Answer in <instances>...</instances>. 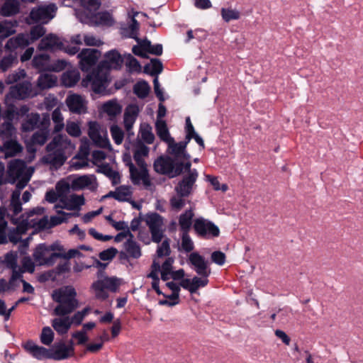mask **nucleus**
<instances>
[{
	"label": "nucleus",
	"instance_id": "obj_1",
	"mask_svg": "<svg viewBox=\"0 0 363 363\" xmlns=\"http://www.w3.org/2000/svg\"><path fill=\"white\" fill-rule=\"evenodd\" d=\"M55 209L57 213V216H52L48 220L47 217L39 218L38 216L43 213V208H36L33 210L21 214V220L16 228L10 230L8 238L10 242H16L20 240L21 235L26 233L29 228H35V230H43L51 228L66 222L71 216H79V213H68L60 210Z\"/></svg>",
	"mask_w": 363,
	"mask_h": 363
},
{
	"label": "nucleus",
	"instance_id": "obj_2",
	"mask_svg": "<svg viewBox=\"0 0 363 363\" xmlns=\"http://www.w3.org/2000/svg\"><path fill=\"white\" fill-rule=\"evenodd\" d=\"M74 149V144L67 135L59 134L46 146L47 154L43 157V162L57 169L64 164L67 155H71Z\"/></svg>",
	"mask_w": 363,
	"mask_h": 363
},
{
	"label": "nucleus",
	"instance_id": "obj_3",
	"mask_svg": "<svg viewBox=\"0 0 363 363\" xmlns=\"http://www.w3.org/2000/svg\"><path fill=\"white\" fill-rule=\"evenodd\" d=\"M52 300L57 303L54 309L56 315H67L72 313L79 306L77 291L72 286H65L53 291Z\"/></svg>",
	"mask_w": 363,
	"mask_h": 363
},
{
	"label": "nucleus",
	"instance_id": "obj_4",
	"mask_svg": "<svg viewBox=\"0 0 363 363\" xmlns=\"http://www.w3.org/2000/svg\"><path fill=\"white\" fill-rule=\"evenodd\" d=\"M191 167L190 162L182 164L174 160L171 156H161L154 162L155 170L160 174L167 175L169 178L182 174L184 169H189Z\"/></svg>",
	"mask_w": 363,
	"mask_h": 363
},
{
	"label": "nucleus",
	"instance_id": "obj_5",
	"mask_svg": "<svg viewBox=\"0 0 363 363\" xmlns=\"http://www.w3.org/2000/svg\"><path fill=\"white\" fill-rule=\"evenodd\" d=\"M30 177L29 175H25L18 179L16 183V189L13 191L11 197L10 205L9 206L8 217L10 218V220L12 224L16 225L19 223L21 220V215H18L22 211V203L20 201L21 191L26 187L28 182L30 181Z\"/></svg>",
	"mask_w": 363,
	"mask_h": 363
},
{
	"label": "nucleus",
	"instance_id": "obj_6",
	"mask_svg": "<svg viewBox=\"0 0 363 363\" xmlns=\"http://www.w3.org/2000/svg\"><path fill=\"white\" fill-rule=\"evenodd\" d=\"M108 74L98 65L96 69L82 79V85L84 87L90 86L95 93H101L108 84Z\"/></svg>",
	"mask_w": 363,
	"mask_h": 363
},
{
	"label": "nucleus",
	"instance_id": "obj_7",
	"mask_svg": "<svg viewBox=\"0 0 363 363\" xmlns=\"http://www.w3.org/2000/svg\"><path fill=\"white\" fill-rule=\"evenodd\" d=\"M55 247L45 244H40L36 246L33 257L36 264L39 266H52L62 254L53 252Z\"/></svg>",
	"mask_w": 363,
	"mask_h": 363
},
{
	"label": "nucleus",
	"instance_id": "obj_8",
	"mask_svg": "<svg viewBox=\"0 0 363 363\" xmlns=\"http://www.w3.org/2000/svg\"><path fill=\"white\" fill-rule=\"evenodd\" d=\"M187 171L182 179L174 186V191L178 196H189L196 187V180L199 177L198 171L196 169H184Z\"/></svg>",
	"mask_w": 363,
	"mask_h": 363
},
{
	"label": "nucleus",
	"instance_id": "obj_9",
	"mask_svg": "<svg viewBox=\"0 0 363 363\" xmlns=\"http://www.w3.org/2000/svg\"><path fill=\"white\" fill-rule=\"evenodd\" d=\"M119 286L120 280L118 279L115 277H105L104 279L94 281L91 284V288L96 298L105 300L108 296L106 289L112 292H116L117 291Z\"/></svg>",
	"mask_w": 363,
	"mask_h": 363
},
{
	"label": "nucleus",
	"instance_id": "obj_10",
	"mask_svg": "<svg viewBox=\"0 0 363 363\" xmlns=\"http://www.w3.org/2000/svg\"><path fill=\"white\" fill-rule=\"evenodd\" d=\"M193 228L196 235L202 238L211 239L220 235L219 228L213 222L203 217L194 220Z\"/></svg>",
	"mask_w": 363,
	"mask_h": 363
},
{
	"label": "nucleus",
	"instance_id": "obj_11",
	"mask_svg": "<svg viewBox=\"0 0 363 363\" xmlns=\"http://www.w3.org/2000/svg\"><path fill=\"white\" fill-rule=\"evenodd\" d=\"M36 94L37 92L34 90L33 84L30 82L25 81L10 87L9 92L6 96V101L7 102L9 99L22 100Z\"/></svg>",
	"mask_w": 363,
	"mask_h": 363
},
{
	"label": "nucleus",
	"instance_id": "obj_12",
	"mask_svg": "<svg viewBox=\"0 0 363 363\" xmlns=\"http://www.w3.org/2000/svg\"><path fill=\"white\" fill-rule=\"evenodd\" d=\"M89 136L93 143L98 147L107 148L110 147V142L106 128L101 127L98 123L91 121L89 123Z\"/></svg>",
	"mask_w": 363,
	"mask_h": 363
},
{
	"label": "nucleus",
	"instance_id": "obj_13",
	"mask_svg": "<svg viewBox=\"0 0 363 363\" xmlns=\"http://www.w3.org/2000/svg\"><path fill=\"white\" fill-rule=\"evenodd\" d=\"M189 142L185 139L184 141L176 143L174 139L167 143V152L172 159L177 162L185 164L189 161L190 156L186 152V148Z\"/></svg>",
	"mask_w": 363,
	"mask_h": 363
},
{
	"label": "nucleus",
	"instance_id": "obj_14",
	"mask_svg": "<svg viewBox=\"0 0 363 363\" xmlns=\"http://www.w3.org/2000/svg\"><path fill=\"white\" fill-rule=\"evenodd\" d=\"M187 262L198 275L210 276L211 274L209 262L197 252L190 253Z\"/></svg>",
	"mask_w": 363,
	"mask_h": 363
},
{
	"label": "nucleus",
	"instance_id": "obj_15",
	"mask_svg": "<svg viewBox=\"0 0 363 363\" xmlns=\"http://www.w3.org/2000/svg\"><path fill=\"white\" fill-rule=\"evenodd\" d=\"M126 164L129 167L130 179L135 185L143 184L146 189L150 186L151 181L147 169V165L138 166L139 169H138L130 160Z\"/></svg>",
	"mask_w": 363,
	"mask_h": 363
},
{
	"label": "nucleus",
	"instance_id": "obj_16",
	"mask_svg": "<svg viewBox=\"0 0 363 363\" xmlns=\"http://www.w3.org/2000/svg\"><path fill=\"white\" fill-rule=\"evenodd\" d=\"M101 57V52L96 49L84 48L77 55L79 67L83 72H88L96 65Z\"/></svg>",
	"mask_w": 363,
	"mask_h": 363
},
{
	"label": "nucleus",
	"instance_id": "obj_17",
	"mask_svg": "<svg viewBox=\"0 0 363 363\" xmlns=\"http://www.w3.org/2000/svg\"><path fill=\"white\" fill-rule=\"evenodd\" d=\"M146 223L150 228L152 240L156 243L161 242L163 238V218L157 213L147 215Z\"/></svg>",
	"mask_w": 363,
	"mask_h": 363
},
{
	"label": "nucleus",
	"instance_id": "obj_18",
	"mask_svg": "<svg viewBox=\"0 0 363 363\" xmlns=\"http://www.w3.org/2000/svg\"><path fill=\"white\" fill-rule=\"evenodd\" d=\"M56 9L57 8L53 4L40 6L33 9L29 16L35 23H48L54 17Z\"/></svg>",
	"mask_w": 363,
	"mask_h": 363
},
{
	"label": "nucleus",
	"instance_id": "obj_19",
	"mask_svg": "<svg viewBox=\"0 0 363 363\" xmlns=\"http://www.w3.org/2000/svg\"><path fill=\"white\" fill-rule=\"evenodd\" d=\"M83 195L72 194L68 196L63 195L59 200V203L54 206L55 209L65 208L70 211H79L81 206L84 204Z\"/></svg>",
	"mask_w": 363,
	"mask_h": 363
},
{
	"label": "nucleus",
	"instance_id": "obj_20",
	"mask_svg": "<svg viewBox=\"0 0 363 363\" xmlns=\"http://www.w3.org/2000/svg\"><path fill=\"white\" fill-rule=\"evenodd\" d=\"M30 44L29 36L28 34L19 33L15 37L8 40L4 46L6 52H16L18 56L19 50H22Z\"/></svg>",
	"mask_w": 363,
	"mask_h": 363
},
{
	"label": "nucleus",
	"instance_id": "obj_21",
	"mask_svg": "<svg viewBox=\"0 0 363 363\" xmlns=\"http://www.w3.org/2000/svg\"><path fill=\"white\" fill-rule=\"evenodd\" d=\"M26 167L25 162L21 160H11L8 165L7 182L11 184H14L18 179L27 175V174L25 173Z\"/></svg>",
	"mask_w": 363,
	"mask_h": 363
},
{
	"label": "nucleus",
	"instance_id": "obj_22",
	"mask_svg": "<svg viewBox=\"0 0 363 363\" xmlns=\"http://www.w3.org/2000/svg\"><path fill=\"white\" fill-rule=\"evenodd\" d=\"M123 60L121 54L116 50L107 52L105 55V59L98 65L100 68L106 69L108 72L111 69H118L121 67Z\"/></svg>",
	"mask_w": 363,
	"mask_h": 363
},
{
	"label": "nucleus",
	"instance_id": "obj_23",
	"mask_svg": "<svg viewBox=\"0 0 363 363\" xmlns=\"http://www.w3.org/2000/svg\"><path fill=\"white\" fill-rule=\"evenodd\" d=\"M132 195L133 191L132 189L129 186L122 185L117 187L115 191H109L106 195H105L104 198H113L116 200L121 202H129L130 203L133 207L136 208H139V207L136 205L135 202L132 201Z\"/></svg>",
	"mask_w": 363,
	"mask_h": 363
},
{
	"label": "nucleus",
	"instance_id": "obj_24",
	"mask_svg": "<svg viewBox=\"0 0 363 363\" xmlns=\"http://www.w3.org/2000/svg\"><path fill=\"white\" fill-rule=\"evenodd\" d=\"M69 110L74 113L82 114L86 111V101L84 97L77 94H69L65 100Z\"/></svg>",
	"mask_w": 363,
	"mask_h": 363
},
{
	"label": "nucleus",
	"instance_id": "obj_25",
	"mask_svg": "<svg viewBox=\"0 0 363 363\" xmlns=\"http://www.w3.org/2000/svg\"><path fill=\"white\" fill-rule=\"evenodd\" d=\"M208 277L205 275L195 276L192 279H184L180 281V286L188 290L190 294H194L201 287H205L208 284Z\"/></svg>",
	"mask_w": 363,
	"mask_h": 363
},
{
	"label": "nucleus",
	"instance_id": "obj_26",
	"mask_svg": "<svg viewBox=\"0 0 363 363\" xmlns=\"http://www.w3.org/2000/svg\"><path fill=\"white\" fill-rule=\"evenodd\" d=\"M51 354L50 355V359L60 361L66 359L74 354V349L73 346V341L70 340L69 345L65 343H60L55 345L52 350H50Z\"/></svg>",
	"mask_w": 363,
	"mask_h": 363
},
{
	"label": "nucleus",
	"instance_id": "obj_27",
	"mask_svg": "<svg viewBox=\"0 0 363 363\" xmlns=\"http://www.w3.org/2000/svg\"><path fill=\"white\" fill-rule=\"evenodd\" d=\"M63 43L55 35L50 34L42 38L39 45L40 50H62Z\"/></svg>",
	"mask_w": 363,
	"mask_h": 363
},
{
	"label": "nucleus",
	"instance_id": "obj_28",
	"mask_svg": "<svg viewBox=\"0 0 363 363\" xmlns=\"http://www.w3.org/2000/svg\"><path fill=\"white\" fill-rule=\"evenodd\" d=\"M25 349L38 359H50V350L39 346L32 341H28L24 346Z\"/></svg>",
	"mask_w": 363,
	"mask_h": 363
},
{
	"label": "nucleus",
	"instance_id": "obj_29",
	"mask_svg": "<svg viewBox=\"0 0 363 363\" xmlns=\"http://www.w3.org/2000/svg\"><path fill=\"white\" fill-rule=\"evenodd\" d=\"M138 114V108L136 106H129L124 113V126L128 132V138L133 135L132 128Z\"/></svg>",
	"mask_w": 363,
	"mask_h": 363
},
{
	"label": "nucleus",
	"instance_id": "obj_30",
	"mask_svg": "<svg viewBox=\"0 0 363 363\" xmlns=\"http://www.w3.org/2000/svg\"><path fill=\"white\" fill-rule=\"evenodd\" d=\"M149 147H147L143 143L138 140L133 150V158L138 166L146 165L145 157L148 156Z\"/></svg>",
	"mask_w": 363,
	"mask_h": 363
},
{
	"label": "nucleus",
	"instance_id": "obj_31",
	"mask_svg": "<svg viewBox=\"0 0 363 363\" xmlns=\"http://www.w3.org/2000/svg\"><path fill=\"white\" fill-rule=\"evenodd\" d=\"M69 190V185L65 182H58L56 185V191L54 190L48 191L45 194V199L50 203H55L63 197Z\"/></svg>",
	"mask_w": 363,
	"mask_h": 363
},
{
	"label": "nucleus",
	"instance_id": "obj_32",
	"mask_svg": "<svg viewBox=\"0 0 363 363\" xmlns=\"http://www.w3.org/2000/svg\"><path fill=\"white\" fill-rule=\"evenodd\" d=\"M62 316V317L54 318L52 320V326L59 335L67 333L72 326L69 317L67 316V315Z\"/></svg>",
	"mask_w": 363,
	"mask_h": 363
},
{
	"label": "nucleus",
	"instance_id": "obj_33",
	"mask_svg": "<svg viewBox=\"0 0 363 363\" xmlns=\"http://www.w3.org/2000/svg\"><path fill=\"white\" fill-rule=\"evenodd\" d=\"M194 212L192 208L186 210L179 217V225L182 232H189L192 224Z\"/></svg>",
	"mask_w": 363,
	"mask_h": 363
},
{
	"label": "nucleus",
	"instance_id": "obj_34",
	"mask_svg": "<svg viewBox=\"0 0 363 363\" xmlns=\"http://www.w3.org/2000/svg\"><path fill=\"white\" fill-rule=\"evenodd\" d=\"M57 77L49 73L41 74L37 80V86L40 89H48L57 85Z\"/></svg>",
	"mask_w": 363,
	"mask_h": 363
},
{
	"label": "nucleus",
	"instance_id": "obj_35",
	"mask_svg": "<svg viewBox=\"0 0 363 363\" xmlns=\"http://www.w3.org/2000/svg\"><path fill=\"white\" fill-rule=\"evenodd\" d=\"M96 179L94 175H82L74 178L71 183L73 190L83 189L90 186Z\"/></svg>",
	"mask_w": 363,
	"mask_h": 363
},
{
	"label": "nucleus",
	"instance_id": "obj_36",
	"mask_svg": "<svg viewBox=\"0 0 363 363\" xmlns=\"http://www.w3.org/2000/svg\"><path fill=\"white\" fill-rule=\"evenodd\" d=\"M20 11V3L18 0H5L0 9V14L4 16H11Z\"/></svg>",
	"mask_w": 363,
	"mask_h": 363
},
{
	"label": "nucleus",
	"instance_id": "obj_37",
	"mask_svg": "<svg viewBox=\"0 0 363 363\" xmlns=\"http://www.w3.org/2000/svg\"><path fill=\"white\" fill-rule=\"evenodd\" d=\"M155 130L157 136L160 139L167 143L174 139L169 133L167 125L165 121H156L155 122Z\"/></svg>",
	"mask_w": 363,
	"mask_h": 363
},
{
	"label": "nucleus",
	"instance_id": "obj_38",
	"mask_svg": "<svg viewBox=\"0 0 363 363\" xmlns=\"http://www.w3.org/2000/svg\"><path fill=\"white\" fill-rule=\"evenodd\" d=\"M3 148L6 157L15 156L23 150L22 146L13 138L4 141Z\"/></svg>",
	"mask_w": 363,
	"mask_h": 363
},
{
	"label": "nucleus",
	"instance_id": "obj_39",
	"mask_svg": "<svg viewBox=\"0 0 363 363\" xmlns=\"http://www.w3.org/2000/svg\"><path fill=\"white\" fill-rule=\"evenodd\" d=\"M16 21H0V40L5 39L16 33L15 28L17 26Z\"/></svg>",
	"mask_w": 363,
	"mask_h": 363
},
{
	"label": "nucleus",
	"instance_id": "obj_40",
	"mask_svg": "<svg viewBox=\"0 0 363 363\" xmlns=\"http://www.w3.org/2000/svg\"><path fill=\"white\" fill-rule=\"evenodd\" d=\"M80 74L76 69L67 70L62 76V82L67 87L74 86L79 80Z\"/></svg>",
	"mask_w": 363,
	"mask_h": 363
},
{
	"label": "nucleus",
	"instance_id": "obj_41",
	"mask_svg": "<svg viewBox=\"0 0 363 363\" xmlns=\"http://www.w3.org/2000/svg\"><path fill=\"white\" fill-rule=\"evenodd\" d=\"M9 208H6L4 206L0 207V244H5L8 242L7 240V222L5 220L6 214L8 215Z\"/></svg>",
	"mask_w": 363,
	"mask_h": 363
},
{
	"label": "nucleus",
	"instance_id": "obj_42",
	"mask_svg": "<svg viewBox=\"0 0 363 363\" xmlns=\"http://www.w3.org/2000/svg\"><path fill=\"white\" fill-rule=\"evenodd\" d=\"M18 63V56L16 52H6L0 60V69L6 72L9 68Z\"/></svg>",
	"mask_w": 363,
	"mask_h": 363
},
{
	"label": "nucleus",
	"instance_id": "obj_43",
	"mask_svg": "<svg viewBox=\"0 0 363 363\" xmlns=\"http://www.w3.org/2000/svg\"><path fill=\"white\" fill-rule=\"evenodd\" d=\"M133 239L134 238L128 239L124 243V248L131 257L138 259L141 256V250L139 245Z\"/></svg>",
	"mask_w": 363,
	"mask_h": 363
},
{
	"label": "nucleus",
	"instance_id": "obj_44",
	"mask_svg": "<svg viewBox=\"0 0 363 363\" xmlns=\"http://www.w3.org/2000/svg\"><path fill=\"white\" fill-rule=\"evenodd\" d=\"M16 129L11 121H5L0 126V138L5 141L13 138Z\"/></svg>",
	"mask_w": 363,
	"mask_h": 363
},
{
	"label": "nucleus",
	"instance_id": "obj_45",
	"mask_svg": "<svg viewBox=\"0 0 363 363\" xmlns=\"http://www.w3.org/2000/svg\"><path fill=\"white\" fill-rule=\"evenodd\" d=\"M6 259L9 262L10 267L12 269V275L9 281V284H11L13 281L22 277L23 271L18 267L16 260L13 257L12 255H7Z\"/></svg>",
	"mask_w": 363,
	"mask_h": 363
},
{
	"label": "nucleus",
	"instance_id": "obj_46",
	"mask_svg": "<svg viewBox=\"0 0 363 363\" xmlns=\"http://www.w3.org/2000/svg\"><path fill=\"white\" fill-rule=\"evenodd\" d=\"M52 120L55 123L53 132L59 133L65 127L64 118L59 108H55L52 113Z\"/></svg>",
	"mask_w": 363,
	"mask_h": 363
},
{
	"label": "nucleus",
	"instance_id": "obj_47",
	"mask_svg": "<svg viewBox=\"0 0 363 363\" xmlns=\"http://www.w3.org/2000/svg\"><path fill=\"white\" fill-rule=\"evenodd\" d=\"M49 135L48 128L40 129L33 133L31 141L33 144L43 145L45 143Z\"/></svg>",
	"mask_w": 363,
	"mask_h": 363
},
{
	"label": "nucleus",
	"instance_id": "obj_48",
	"mask_svg": "<svg viewBox=\"0 0 363 363\" xmlns=\"http://www.w3.org/2000/svg\"><path fill=\"white\" fill-rule=\"evenodd\" d=\"M150 89L147 82L142 81L134 85L133 91L139 98L144 99L148 95Z\"/></svg>",
	"mask_w": 363,
	"mask_h": 363
},
{
	"label": "nucleus",
	"instance_id": "obj_49",
	"mask_svg": "<svg viewBox=\"0 0 363 363\" xmlns=\"http://www.w3.org/2000/svg\"><path fill=\"white\" fill-rule=\"evenodd\" d=\"M40 115L38 113H32L28 117V119L23 123V130L30 131L35 129L40 122Z\"/></svg>",
	"mask_w": 363,
	"mask_h": 363
},
{
	"label": "nucleus",
	"instance_id": "obj_50",
	"mask_svg": "<svg viewBox=\"0 0 363 363\" xmlns=\"http://www.w3.org/2000/svg\"><path fill=\"white\" fill-rule=\"evenodd\" d=\"M189 232H182L181 247L186 252H190L194 249V244L189 235Z\"/></svg>",
	"mask_w": 363,
	"mask_h": 363
},
{
	"label": "nucleus",
	"instance_id": "obj_51",
	"mask_svg": "<svg viewBox=\"0 0 363 363\" xmlns=\"http://www.w3.org/2000/svg\"><path fill=\"white\" fill-rule=\"evenodd\" d=\"M103 110L108 115L115 116L121 111L120 105L113 101H109L103 105Z\"/></svg>",
	"mask_w": 363,
	"mask_h": 363
},
{
	"label": "nucleus",
	"instance_id": "obj_52",
	"mask_svg": "<svg viewBox=\"0 0 363 363\" xmlns=\"http://www.w3.org/2000/svg\"><path fill=\"white\" fill-rule=\"evenodd\" d=\"M50 57L47 54H38L35 55L32 61L33 66L37 69H41L46 67Z\"/></svg>",
	"mask_w": 363,
	"mask_h": 363
},
{
	"label": "nucleus",
	"instance_id": "obj_53",
	"mask_svg": "<svg viewBox=\"0 0 363 363\" xmlns=\"http://www.w3.org/2000/svg\"><path fill=\"white\" fill-rule=\"evenodd\" d=\"M220 14L225 22H229L232 20H238L240 17V12L236 9L223 8L221 9Z\"/></svg>",
	"mask_w": 363,
	"mask_h": 363
},
{
	"label": "nucleus",
	"instance_id": "obj_54",
	"mask_svg": "<svg viewBox=\"0 0 363 363\" xmlns=\"http://www.w3.org/2000/svg\"><path fill=\"white\" fill-rule=\"evenodd\" d=\"M54 339V333L52 330L48 327H44L40 335V341L43 345H50Z\"/></svg>",
	"mask_w": 363,
	"mask_h": 363
},
{
	"label": "nucleus",
	"instance_id": "obj_55",
	"mask_svg": "<svg viewBox=\"0 0 363 363\" xmlns=\"http://www.w3.org/2000/svg\"><path fill=\"white\" fill-rule=\"evenodd\" d=\"M88 152H85L83 157L76 156L72 160L71 167L74 169H80L84 167H88L89 163L87 161Z\"/></svg>",
	"mask_w": 363,
	"mask_h": 363
},
{
	"label": "nucleus",
	"instance_id": "obj_56",
	"mask_svg": "<svg viewBox=\"0 0 363 363\" xmlns=\"http://www.w3.org/2000/svg\"><path fill=\"white\" fill-rule=\"evenodd\" d=\"M125 65L130 72H140L141 71V65L139 62L130 54L126 56Z\"/></svg>",
	"mask_w": 363,
	"mask_h": 363
},
{
	"label": "nucleus",
	"instance_id": "obj_57",
	"mask_svg": "<svg viewBox=\"0 0 363 363\" xmlns=\"http://www.w3.org/2000/svg\"><path fill=\"white\" fill-rule=\"evenodd\" d=\"M97 21L101 25L112 26L114 20L112 15L108 12H100L96 16Z\"/></svg>",
	"mask_w": 363,
	"mask_h": 363
},
{
	"label": "nucleus",
	"instance_id": "obj_58",
	"mask_svg": "<svg viewBox=\"0 0 363 363\" xmlns=\"http://www.w3.org/2000/svg\"><path fill=\"white\" fill-rule=\"evenodd\" d=\"M185 197L186 196H178L177 194L176 196H173L169 200L172 208L174 211H179L184 208L185 206Z\"/></svg>",
	"mask_w": 363,
	"mask_h": 363
},
{
	"label": "nucleus",
	"instance_id": "obj_59",
	"mask_svg": "<svg viewBox=\"0 0 363 363\" xmlns=\"http://www.w3.org/2000/svg\"><path fill=\"white\" fill-rule=\"evenodd\" d=\"M45 33V28L41 25H37L31 28L29 37L30 43L41 38Z\"/></svg>",
	"mask_w": 363,
	"mask_h": 363
},
{
	"label": "nucleus",
	"instance_id": "obj_60",
	"mask_svg": "<svg viewBox=\"0 0 363 363\" xmlns=\"http://www.w3.org/2000/svg\"><path fill=\"white\" fill-rule=\"evenodd\" d=\"M140 135L142 140L147 144L153 143L155 140V135L152 132V128L150 125L140 129Z\"/></svg>",
	"mask_w": 363,
	"mask_h": 363
},
{
	"label": "nucleus",
	"instance_id": "obj_61",
	"mask_svg": "<svg viewBox=\"0 0 363 363\" xmlns=\"http://www.w3.org/2000/svg\"><path fill=\"white\" fill-rule=\"evenodd\" d=\"M26 72L24 69H18L11 74H9L6 77L5 82L7 84H11L17 82L18 80L24 78Z\"/></svg>",
	"mask_w": 363,
	"mask_h": 363
},
{
	"label": "nucleus",
	"instance_id": "obj_62",
	"mask_svg": "<svg viewBox=\"0 0 363 363\" xmlns=\"http://www.w3.org/2000/svg\"><path fill=\"white\" fill-rule=\"evenodd\" d=\"M111 133L116 144L120 145L122 143L124 134L118 125H113L111 127Z\"/></svg>",
	"mask_w": 363,
	"mask_h": 363
},
{
	"label": "nucleus",
	"instance_id": "obj_63",
	"mask_svg": "<svg viewBox=\"0 0 363 363\" xmlns=\"http://www.w3.org/2000/svg\"><path fill=\"white\" fill-rule=\"evenodd\" d=\"M80 3L84 9L90 12L97 11L101 5L100 0H80Z\"/></svg>",
	"mask_w": 363,
	"mask_h": 363
},
{
	"label": "nucleus",
	"instance_id": "obj_64",
	"mask_svg": "<svg viewBox=\"0 0 363 363\" xmlns=\"http://www.w3.org/2000/svg\"><path fill=\"white\" fill-rule=\"evenodd\" d=\"M66 131L69 135L76 138L80 136L82 133L79 125L75 122H67Z\"/></svg>",
	"mask_w": 363,
	"mask_h": 363
}]
</instances>
